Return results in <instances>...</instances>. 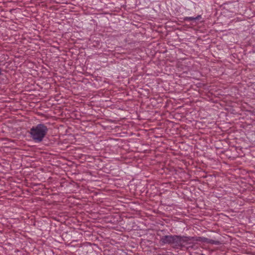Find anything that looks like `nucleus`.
Masks as SVG:
<instances>
[{
	"label": "nucleus",
	"mask_w": 255,
	"mask_h": 255,
	"mask_svg": "<svg viewBox=\"0 0 255 255\" xmlns=\"http://www.w3.org/2000/svg\"><path fill=\"white\" fill-rule=\"evenodd\" d=\"M48 131L47 127L44 124H39L30 128L28 132L30 137L36 143L41 142Z\"/></svg>",
	"instance_id": "f257e3e1"
},
{
	"label": "nucleus",
	"mask_w": 255,
	"mask_h": 255,
	"mask_svg": "<svg viewBox=\"0 0 255 255\" xmlns=\"http://www.w3.org/2000/svg\"><path fill=\"white\" fill-rule=\"evenodd\" d=\"M189 239L187 236L173 235L171 246L174 249H181L186 245L190 244Z\"/></svg>",
	"instance_id": "f03ea898"
},
{
	"label": "nucleus",
	"mask_w": 255,
	"mask_h": 255,
	"mask_svg": "<svg viewBox=\"0 0 255 255\" xmlns=\"http://www.w3.org/2000/svg\"><path fill=\"white\" fill-rule=\"evenodd\" d=\"M172 237L173 235L163 236L161 238L160 242L162 245L168 244L171 245Z\"/></svg>",
	"instance_id": "7ed1b4c3"
},
{
	"label": "nucleus",
	"mask_w": 255,
	"mask_h": 255,
	"mask_svg": "<svg viewBox=\"0 0 255 255\" xmlns=\"http://www.w3.org/2000/svg\"><path fill=\"white\" fill-rule=\"evenodd\" d=\"M188 238H190L189 239V242L191 241H194L197 242H200L202 243H207L208 238L204 237H190Z\"/></svg>",
	"instance_id": "20e7f679"
},
{
	"label": "nucleus",
	"mask_w": 255,
	"mask_h": 255,
	"mask_svg": "<svg viewBox=\"0 0 255 255\" xmlns=\"http://www.w3.org/2000/svg\"><path fill=\"white\" fill-rule=\"evenodd\" d=\"M201 18V16L200 15H198L196 17H188L186 16L183 18V20L185 21H193V20H199Z\"/></svg>",
	"instance_id": "39448f33"
},
{
	"label": "nucleus",
	"mask_w": 255,
	"mask_h": 255,
	"mask_svg": "<svg viewBox=\"0 0 255 255\" xmlns=\"http://www.w3.org/2000/svg\"><path fill=\"white\" fill-rule=\"evenodd\" d=\"M207 244H210L212 245H219L221 244V243L219 241H215L212 239H209L208 238Z\"/></svg>",
	"instance_id": "423d86ee"
}]
</instances>
